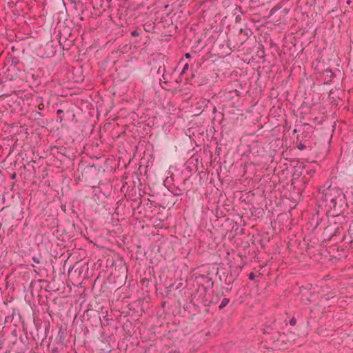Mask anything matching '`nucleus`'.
I'll use <instances>...</instances> for the list:
<instances>
[{"mask_svg":"<svg viewBox=\"0 0 353 353\" xmlns=\"http://www.w3.org/2000/svg\"><path fill=\"white\" fill-rule=\"evenodd\" d=\"M98 319H99V321L101 322V317L99 316H98Z\"/></svg>","mask_w":353,"mask_h":353,"instance_id":"50","label":"nucleus"},{"mask_svg":"<svg viewBox=\"0 0 353 353\" xmlns=\"http://www.w3.org/2000/svg\"><path fill=\"white\" fill-rule=\"evenodd\" d=\"M293 132H294V133H296V129H294V130H293Z\"/></svg>","mask_w":353,"mask_h":353,"instance_id":"49","label":"nucleus"},{"mask_svg":"<svg viewBox=\"0 0 353 353\" xmlns=\"http://www.w3.org/2000/svg\"><path fill=\"white\" fill-rule=\"evenodd\" d=\"M281 336V333L278 330H276L275 332H272V334L266 336L265 340L272 343H275L279 340Z\"/></svg>","mask_w":353,"mask_h":353,"instance_id":"16","label":"nucleus"},{"mask_svg":"<svg viewBox=\"0 0 353 353\" xmlns=\"http://www.w3.org/2000/svg\"><path fill=\"white\" fill-rule=\"evenodd\" d=\"M232 284L226 285L225 287L222 289V294L221 296H226L232 290Z\"/></svg>","mask_w":353,"mask_h":353,"instance_id":"22","label":"nucleus"},{"mask_svg":"<svg viewBox=\"0 0 353 353\" xmlns=\"http://www.w3.org/2000/svg\"><path fill=\"white\" fill-rule=\"evenodd\" d=\"M181 81V79H180V77H179L178 79H176L175 80L176 83H179V81Z\"/></svg>","mask_w":353,"mask_h":353,"instance_id":"46","label":"nucleus"},{"mask_svg":"<svg viewBox=\"0 0 353 353\" xmlns=\"http://www.w3.org/2000/svg\"><path fill=\"white\" fill-rule=\"evenodd\" d=\"M141 201H140V202L139 203L137 208H139V205H141Z\"/></svg>","mask_w":353,"mask_h":353,"instance_id":"48","label":"nucleus"},{"mask_svg":"<svg viewBox=\"0 0 353 353\" xmlns=\"http://www.w3.org/2000/svg\"><path fill=\"white\" fill-rule=\"evenodd\" d=\"M171 77H172L171 74H166V72L165 73V78H168V83H170L169 80H170V79H171Z\"/></svg>","mask_w":353,"mask_h":353,"instance_id":"36","label":"nucleus"},{"mask_svg":"<svg viewBox=\"0 0 353 353\" xmlns=\"http://www.w3.org/2000/svg\"><path fill=\"white\" fill-rule=\"evenodd\" d=\"M345 196L341 189L336 186L332 187V185L327 186L321 193V199L325 201H330V203L334 201V200H337L341 196Z\"/></svg>","mask_w":353,"mask_h":353,"instance_id":"2","label":"nucleus"},{"mask_svg":"<svg viewBox=\"0 0 353 353\" xmlns=\"http://www.w3.org/2000/svg\"><path fill=\"white\" fill-rule=\"evenodd\" d=\"M344 213L330 214L332 219H328L332 224L336 225L337 228H343V225L347 221V217L343 214Z\"/></svg>","mask_w":353,"mask_h":353,"instance_id":"7","label":"nucleus"},{"mask_svg":"<svg viewBox=\"0 0 353 353\" xmlns=\"http://www.w3.org/2000/svg\"><path fill=\"white\" fill-rule=\"evenodd\" d=\"M188 68H189L188 63H185L184 65L183 70L180 74L182 75L183 74H184L185 72V71L188 70Z\"/></svg>","mask_w":353,"mask_h":353,"instance_id":"30","label":"nucleus"},{"mask_svg":"<svg viewBox=\"0 0 353 353\" xmlns=\"http://www.w3.org/2000/svg\"><path fill=\"white\" fill-rule=\"evenodd\" d=\"M17 344H18V342L17 341H14L12 343V346L11 347L14 348L16 345H17Z\"/></svg>","mask_w":353,"mask_h":353,"instance_id":"40","label":"nucleus"},{"mask_svg":"<svg viewBox=\"0 0 353 353\" xmlns=\"http://www.w3.org/2000/svg\"><path fill=\"white\" fill-rule=\"evenodd\" d=\"M32 261L36 263H40V259L39 256H33L32 258Z\"/></svg>","mask_w":353,"mask_h":353,"instance_id":"33","label":"nucleus"},{"mask_svg":"<svg viewBox=\"0 0 353 353\" xmlns=\"http://www.w3.org/2000/svg\"><path fill=\"white\" fill-rule=\"evenodd\" d=\"M57 114L60 121L63 120V111L61 109L57 110Z\"/></svg>","mask_w":353,"mask_h":353,"instance_id":"28","label":"nucleus"},{"mask_svg":"<svg viewBox=\"0 0 353 353\" xmlns=\"http://www.w3.org/2000/svg\"><path fill=\"white\" fill-rule=\"evenodd\" d=\"M327 223L328 224L323 227V232L322 233L323 241H330L333 238L339 236L343 232V228H337L331 221L327 220Z\"/></svg>","mask_w":353,"mask_h":353,"instance_id":"3","label":"nucleus"},{"mask_svg":"<svg viewBox=\"0 0 353 353\" xmlns=\"http://www.w3.org/2000/svg\"><path fill=\"white\" fill-rule=\"evenodd\" d=\"M72 30L68 26H63L59 31V43L63 50L69 51L74 46L76 37L72 34Z\"/></svg>","mask_w":353,"mask_h":353,"instance_id":"1","label":"nucleus"},{"mask_svg":"<svg viewBox=\"0 0 353 353\" xmlns=\"http://www.w3.org/2000/svg\"><path fill=\"white\" fill-rule=\"evenodd\" d=\"M32 78L35 79L34 74H32Z\"/></svg>","mask_w":353,"mask_h":353,"instance_id":"52","label":"nucleus"},{"mask_svg":"<svg viewBox=\"0 0 353 353\" xmlns=\"http://www.w3.org/2000/svg\"><path fill=\"white\" fill-rule=\"evenodd\" d=\"M131 35L133 37H137L139 35V32L137 30H133L131 32Z\"/></svg>","mask_w":353,"mask_h":353,"instance_id":"35","label":"nucleus"},{"mask_svg":"<svg viewBox=\"0 0 353 353\" xmlns=\"http://www.w3.org/2000/svg\"><path fill=\"white\" fill-rule=\"evenodd\" d=\"M15 65H17V63H14V65L12 64L10 65V67H12V70H14V71H15Z\"/></svg>","mask_w":353,"mask_h":353,"instance_id":"43","label":"nucleus"},{"mask_svg":"<svg viewBox=\"0 0 353 353\" xmlns=\"http://www.w3.org/2000/svg\"><path fill=\"white\" fill-rule=\"evenodd\" d=\"M63 210L65 211V206H64V208H63Z\"/></svg>","mask_w":353,"mask_h":353,"instance_id":"54","label":"nucleus"},{"mask_svg":"<svg viewBox=\"0 0 353 353\" xmlns=\"http://www.w3.org/2000/svg\"><path fill=\"white\" fill-rule=\"evenodd\" d=\"M43 108H43H40V106H39V110H42Z\"/></svg>","mask_w":353,"mask_h":353,"instance_id":"51","label":"nucleus"},{"mask_svg":"<svg viewBox=\"0 0 353 353\" xmlns=\"http://www.w3.org/2000/svg\"><path fill=\"white\" fill-rule=\"evenodd\" d=\"M32 78L35 79L34 74H32Z\"/></svg>","mask_w":353,"mask_h":353,"instance_id":"53","label":"nucleus"},{"mask_svg":"<svg viewBox=\"0 0 353 353\" xmlns=\"http://www.w3.org/2000/svg\"><path fill=\"white\" fill-rule=\"evenodd\" d=\"M67 330L65 328L61 327L59 330L58 334L56 337V341L61 345H66Z\"/></svg>","mask_w":353,"mask_h":353,"instance_id":"10","label":"nucleus"},{"mask_svg":"<svg viewBox=\"0 0 353 353\" xmlns=\"http://www.w3.org/2000/svg\"><path fill=\"white\" fill-rule=\"evenodd\" d=\"M324 74L326 75L327 77H330V78L334 77V73L330 69L325 70L324 72Z\"/></svg>","mask_w":353,"mask_h":353,"instance_id":"27","label":"nucleus"},{"mask_svg":"<svg viewBox=\"0 0 353 353\" xmlns=\"http://www.w3.org/2000/svg\"><path fill=\"white\" fill-rule=\"evenodd\" d=\"M54 55H55V51H52V52L50 53V56L54 57Z\"/></svg>","mask_w":353,"mask_h":353,"instance_id":"45","label":"nucleus"},{"mask_svg":"<svg viewBox=\"0 0 353 353\" xmlns=\"http://www.w3.org/2000/svg\"><path fill=\"white\" fill-rule=\"evenodd\" d=\"M97 168L94 165H86L82 169L81 176L85 181L92 179L96 174Z\"/></svg>","mask_w":353,"mask_h":353,"instance_id":"8","label":"nucleus"},{"mask_svg":"<svg viewBox=\"0 0 353 353\" xmlns=\"http://www.w3.org/2000/svg\"><path fill=\"white\" fill-rule=\"evenodd\" d=\"M329 208L330 210L327 212V214L344 213L348 208L345 196L334 200L329 204Z\"/></svg>","mask_w":353,"mask_h":353,"instance_id":"4","label":"nucleus"},{"mask_svg":"<svg viewBox=\"0 0 353 353\" xmlns=\"http://www.w3.org/2000/svg\"><path fill=\"white\" fill-rule=\"evenodd\" d=\"M5 332L6 331L4 330V327H1V329H0V353H7L9 351L8 350H3L4 341L6 340L4 337Z\"/></svg>","mask_w":353,"mask_h":353,"instance_id":"17","label":"nucleus"},{"mask_svg":"<svg viewBox=\"0 0 353 353\" xmlns=\"http://www.w3.org/2000/svg\"><path fill=\"white\" fill-rule=\"evenodd\" d=\"M202 279H206V286H202V289L204 290V291H206L208 289H211L213 286V281L212 280L211 278H209V277H205L203 276H201Z\"/></svg>","mask_w":353,"mask_h":353,"instance_id":"21","label":"nucleus"},{"mask_svg":"<svg viewBox=\"0 0 353 353\" xmlns=\"http://www.w3.org/2000/svg\"><path fill=\"white\" fill-rule=\"evenodd\" d=\"M312 221H315V225L313 229V231H315L317 230V228L321 225V223L323 222V220L322 218H319V214L317 213L316 215H314L312 219Z\"/></svg>","mask_w":353,"mask_h":353,"instance_id":"19","label":"nucleus"},{"mask_svg":"<svg viewBox=\"0 0 353 353\" xmlns=\"http://www.w3.org/2000/svg\"><path fill=\"white\" fill-rule=\"evenodd\" d=\"M276 330L275 327V322H272L270 325H265L262 329L263 334L266 336L272 334V332Z\"/></svg>","mask_w":353,"mask_h":353,"instance_id":"14","label":"nucleus"},{"mask_svg":"<svg viewBox=\"0 0 353 353\" xmlns=\"http://www.w3.org/2000/svg\"><path fill=\"white\" fill-rule=\"evenodd\" d=\"M12 70V68H7L5 73L7 74V78L10 79V80H12L13 79V75L10 74L9 73H10V71Z\"/></svg>","mask_w":353,"mask_h":353,"instance_id":"29","label":"nucleus"},{"mask_svg":"<svg viewBox=\"0 0 353 353\" xmlns=\"http://www.w3.org/2000/svg\"><path fill=\"white\" fill-rule=\"evenodd\" d=\"M11 178H12V179H15V178H16V173H13V174L11 175Z\"/></svg>","mask_w":353,"mask_h":353,"instance_id":"44","label":"nucleus"},{"mask_svg":"<svg viewBox=\"0 0 353 353\" xmlns=\"http://www.w3.org/2000/svg\"><path fill=\"white\" fill-rule=\"evenodd\" d=\"M348 234L350 236L349 242H353V221L351 222L349 229H348Z\"/></svg>","mask_w":353,"mask_h":353,"instance_id":"24","label":"nucleus"},{"mask_svg":"<svg viewBox=\"0 0 353 353\" xmlns=\"http://www.w3.org/2000/svg\"><path fill=\"white\" fill-rule=\"evenodd\" d=\"M255 276H255L254 273H253V272H250V273L249 274V275H248V277H249V279H250V280H254V278H255Z\"/></svg>","mask_w":353,"mask_h":353,"instance_id":"34","label":"nucleus"},{"mask_svg":"<svg viewBox=\"0 0 353 353\" xmlns=\"http://www.w3.org/2000/svg\"><path fill=\"white\" fill-rule=\"evenodd\" d=\"M263 214L264 210L261 208H253V209L251 211L252 216L254 217L255 219L262 217Z\"/></svg>","mask_w":353,"mask_h":353,"instance_id":"18","label":"nucleus"},{"mask_svg":"<svg viewBox=\"0 0 353 353\" xmlns=\"http://www.w3.org/2000/svg\"><path fill=\"white\" fill-rule=\"evenodd\" d=\"M346 3H347V4H350V3H351V0H347Z\"/></svg>","mask_w":353,"mask_h":353,"instance_id":"47","label":"nucleus"},{"mask_svg":"<svg viewBox=\"0 0 353 353\" xmlns=\"http://www.w3.org/2000/svg\"><path fill=\"white\" fill-rule=\"evenodd\" d=\"M232 92H234L236 96H239V94H240V92L237 90H234Z\"/></svg>","mask_w":353,"mask_h":353,"instance_id":"38","label":"nucleus"},{"mask_svg":"<svg viewBox=\"0 0 353 353\" xmlns=\"http://www.w3.org/2000/svg\"><path fill=\"white\" fill-rule=\"evenodd\" d=\"M12 334L14 336V337H17V330H14L12 331Z\"/></svg>","mask_w":353,"mask_h":353,"instance_id":"39","label":"nucleus"},{"mask_svg":"<svg viewBox=\"0 0 353 353\" xmlns=\"http://www.w3.org/2000/svg\"><path fill=\"white\" fill-rule=\"evenodd\" d=\"M67 148L63 146L61 147H56L54 146L51 148V152L53 154V155L57 156V158L64 157H66L67 156Z\"/></svg>","mask_w":353,"mask_h":353,"instance_id":"11","label":"nucleus"},{"mask_svg":"<svg viewBox=\"0 0 353 353\" xmlns=\"http://www.w3.org/2000/svg\"><path fill=\"white\" fill-rule=\"evenodd\" d=\"M310 135L308 132L303 134V137L301 140H299V137H297L296 147L300 150H311L313 148V146L310 141Z\"/></svg>","mask_w":353,"mask_h":353,"instance_id":"6","label":"nucleus"},{"mask_svg":"<svg viewBox=\"0 0 353 353\" xmlns=\"http://www.w3.org/2000/svg\"><path fill=\"white\" fill-rule=\"evenodd\" d=\"M239 269L236 268L233 272H231L230 274H228L226 279L225 280V285L232 284L233 282L236 280V277L239 274Z\"/></svg>","mask_w":353,"mask_h":353,"instance_id":"13","label":"nucleus"},{"mask_svg":"<svg viewBox=\"0 0 353 353\" xmlns=\"http://www.w3.org/2000/svg\"><path fill=\"white\" fill-rule=\"evenodd\" d=\"M296 323V320L294 317H292L290 321V325L294 326V325H295Z\"/></svg>","mask_w":353,"mask_h":353,"instance_id":"32","label":"nucleus"},{"mask_svg":"<svg viewBox=\"0 0 353 353\" xmlns=\"http://www.w3.org/2000/svg\"><path fill=\"white\" fill-rule=\"evenodd\" d=\"M189 183V179L186 178L183 179V181L178 184L176 185L175 183H172L168 187V190L170 192H171L174 196H181L183 195L184 191L189 192L190 188L187 185Z\"/></svg>","mask_w":353,"mask_h":353,"instance_id":"5","label":"nucleus"},{"mask_svg":"<svg viewBox=\"0 0 353 353\" xmlns=\"http://www.w3.org/2000/svg\"><path fill=\"white\" fill-rule=\"evenodd\" d=\"M123 330L126 332V334L131 335V329L132 328V323L127 320L123 325Z\"/></svg>","mask_w":353,"mask_h":353,"instance_id":"20","label":"nucleus"},{"mask_svg":"<svg viewBox=\"0 0 353 353\" xmlns=\"http://www.w3.org/2000/svg\"><path fill=\"white\" fill-rule=\"evenodd\" d=\"M3 111L0 110V121L3 119Z\"/></svg>","mask_w":353,"mask_h":353,"instance_id":"41","label":"nucleus"},{"mask_svg":"<svg viewBox=\"0 0 353 353\" xmlns=\"http://www.w3.org/2000/svg\"><path fill=\"white\" fill-rule=\"evenodd\" d=\"M252 32L250 30H242L241 29L239 35L243 36V37L248 38L249 34H251Z\"/></svg>","mask_w":353,"mask_h":353,"instance_id":"25","label":"nucleus"},{"mask_svg":"<svg viewBox=\"0 0 353 353\" xmlns=\"http://www.w3.org/2000/svg\"><path fill=\"white\" fill-rule=\"evenodd\" d=\"M185 58L189 59V58H190L191 55L189 53H186V54H185Z\"/></svg>","mask_w":353,"mask_h":353,"instance_id":"42","label":"nucleus"},{"mask_svg":"<svg viewBox=\"0 0 353 353\" xmlns=\"http://www.w3.org/2000/svg\"><path fill=\"white\" fill-rule=\"evenodd\" d=\"M77 265H78L76 263L72 268H70L69 270L68 273L70 274L74 268H78Z\"/></svg>","mask_w":353,"mask_h":353,"instance_id":"37","label":"nucleus"},{"mask_svg":"<svg viewBox=\"0 0 353 353\" xmlns=\"http://www.w3.org/2000/svg\"><path fill=\"white\" fill-rule=\"evenodd\" d=\"M30 117L36 122L39 126L41 128H44L45 125L48 123L47 121L43 119V114L39 111H32L30 113Z\"/></svg>","mask_w":353,"mask_h":353,"instance_id":"9","label":"nucleus"},{"mask_svg":"<svg viewBox=\"0 0 353 353\" xmlns=\"http://www.w3.org/2000/svg\"><path fill=\"white\" fill-rule=\"evenodd\" d=\"M12 321V316H7L5 317V323H11Z\"/></svg>","mask_w":353,"mask_h":353,"instance_id":"31","label":"nucleus"},{"mask_svg":"<svg viewBox=\"0 0 353 353\" xmlns=\"http://www.w3.org/2000/svg\"><path fill=\"white\" fill-rule=\"evenodd\" d=\"M216 301L212 300L210 302L212 303H214L215 304V303H216L220 300L221 298H222L221 300V303H220V305L219 306V308L220 310H222L223 308H224L226 305H228V303L230 301L229 298H228L226 296H221L219 294H217L216 296Z\"/></svg>","mask_w":353,"mask_h":353,"instance_id":"12","label":"nucleus"},{"mask_svg":"<svg viewBox=\"0 0 353 353\" xmlns=\"http://www.w3.org/2000/svg\"><path fill=\"white\" fill-rule=\"evenodd\" d=\"M20 341H21V343H23V345L21 347H20L19 348V347L16 348L15 352H17L18 353L23 352L27 349V345H26L25 341H23V339L21 336H20Z\"/></svg>","mask_w":353,"mask_h":353,"instance_id":"23","label":"nucleus"},{"mask_svg":"<svg viewBox=\"0 0 353 353\" xmlns=\"http://www.w3.org/2000/svg\"><path fill=\"white\" fill-rule=\"evenodd\" d=\"M349 240H350L349 234L348 235L343 234L342 238H341V241H344V242H345L346 243H348V244L352 243V242H349Z\"/></svg>","mask_w":353,"mask_h":353,"instance_id":"26","label":"nucleus"},{"mask_svg":"<svg viewBox=\"0 0 353 353\" xmlns=\"http://www.w3.org/2000/svg\"><path fill=\"white\" fill-rule=\"evenodd\" d=\"M166 72L165 67L164 65H159L157 70V74H161L162 79H160V81L163 79V84L168 85V78H165V73Z\"/></svg>","mask_w":353,"mask_h":353,"instance_id":"15","label":"nucleus"}]
</instances>
